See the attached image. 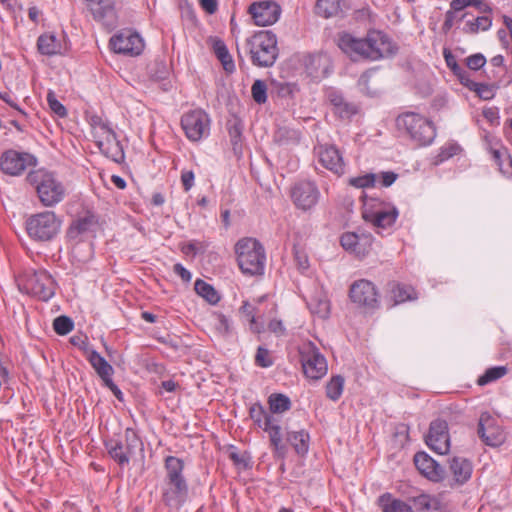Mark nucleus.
<instances>
[{"instance_id":"1","label":"nucleus","mask_w":512,"mask_h":512,"mask_svg":"<svg viewBox=\"0 0 512 512\" xmlns=\"http://www.w3.org/2000/svg\"><path fill=\"white\" fill-rule=\"evenodd\" d=\"M336 44L354 62L378 61L393 57L398 51L397 45L391 38L379 30L368 31L363 38H358L348 32H339Z\"/></svg>"},{"instance_id":"2","label":"nucleus","mask_w":512,"mask_h":512,"mask_svg":"<svg viewBox=\"0 0 512 512\" xmlns=\"http://www.w3.org/2000/svg\"><path fill=\"white\" fill-rule=\"evenodd\" d=\"M26 180L35 189L44 206L52 207L64 199L65 187L54 173L38 169L29 172Z\"/></svg>"},{"instance_id":"3","label":"nucleus","mask_w":512,"mask_h":512,"mask_svg":"<svg viewBox=\"0 0 512 512\" xmlns=\"http://www.w3.org/2000/svg\"><path fill=\"white\" fill-rule=\"evenodd\" d=\"M397 129L405 133L416 146H428L436 137L434 124L424 116L406 112L396 118Z\"/></svg>"},{"instance_id":"4","label":"nucleus","mask_w":512,"mask_h":512,"mask_svg":"<svg viewBox=\"0 0 512 512\" xmlns=\"http://www.w3.org/2000/svg\"><path fill=\"white\" fill-rule=\"evenodd\" d=\"M237 261L244 274L262 275L265 269L266 254L263 245L255 238H242L235 245Z\"/></svg>"},{"instance_id":"5","label":"nucleus","mask_w":512,"mask_h":512,"mask_svg":"<svg viewBox=\"0 0 512 512\" xmlns=\"http://www.w3.org/2000/svg\"><path fill=\"white\" fill-rule=\"evenodd\" d=\"M251 61L258 67H271L279 54L277 37L269 30L255 33L247 39Z\"/></svg>"},{"instance_id":"6","label":"nucleus","mask_w":512,"mask_h":512,"mask_svg":"<svg viewBox=\"0 0 512 512\" xmlns=\"http://www.w3.org/2000/svg\"><path fill=\"white\" fill-rule=\"evenodd\" d=\"M110 457L119 465H127L137 453L143 451V443L136 432L127 428L122 440L110 439L105 442Z\"/></svg>"},{"instance_id":"7","label":"nucleus","mask_w":512,"mask_h":512,"mask_svg":"<svg viewBox=\"0 0 512 512\" xmlns=\"http://www.w3.org/2000/svg\"><path fill=\"white\" fill-rule=\"evenodd\" d=\"M61 222L52 211L30 216L26 221L28 235L38 241L51 240L60 229Z\"/></svg>"},{"instance_id":"8","label":"nucleus","mask_w":512,"mask_h":512,"mask_svg":"<svg viewBox=\"0 0 512 512\" xmlns=\"http://www.w3.org/2000/svg\"><path fill=\"white\" fill-rule=\"evenodd\" d=\"M304 374L312 379L319 380L327 373L328 366L325 357L312 342H307L299 350Z\"/></svg>"},{"instance_id":"9","label":"nucleus","mask_w":512,"mask_h":512,"mask_svg":"<svg viewBox=\"0 0 512 512\" xmlns=\"http://www.w3.org/2000/svg\"><path fill=\"white\" fill-rule=\"evenodd\" d=\"M181 126L188 139L199 141L209 135L210 119L206 112L197 109L187 112L182 116Z\"/></svg>"},{"instance_id":"10","label":"nucleus","mask_w":512,"mask_h":512,"mask_svg":"<svg viewBox=\"0 0 512 512\" xmlns=\"http://www.w3.org/2000/svg\"><path fill=\"white\" fill-rule=\"evenodd\" d=\"M55 282L44 270L35 271L26 277L25 290L42 301H48L55 294Z\"/></svg>"},{"instance_id":"11","label":"nucleus","mask_w":512,"mask_h":512,"mask_svg":"<svg viewBox=\"0 0 512 512\" xmlns=\"http://www.w3.org/2000/svg\"><path fill=\"white\" fill-rule=\"evenodd\" d=\"M320 191L317 185L309 180H302L291 188V199L294 205L303 211L312 209L319 201Z\"/></svg>"},{"instance_id":"12","label":"nucleus","mask_w":512,"mask_h":512,"mask_svg":"<svg viewBox=\"0 0 512 512\" xmlns=\"http://www.w3.org/2000/svg\"><path fill=\"white\" fill-rule=\"evenodd\" d=\"M477 434L488 446H499L505 440L502 428L497 424L496 419L488 412L481 413Z\"/></svg>"},{"instance_id":"13","label":"nucleus","mask_w":512,"mask_h":512,"mask_svg":"<svg viewBox=\"0 0 512 512\" xmlns=\"http://www.w3.org/2000/svg\"><path fill=\"white\" fill-rule=\"evenodd\" d=\"M350 299L360 305L370 309L378 307V293L374 284L366 279L355 281L349 291Z\"/></svg>"},{"instance_id":"14","label":"nucleus","mask_w":512,"mask_h":512,"mask_svg":"<svg viewBox=\"0 0 512 512\" xmlns=\"http://www.w3.org/2000/svg\"><path fill=\"white\" fill-rule=\"evenodd\" d=\"M425 442L433 451L441 455L446 454L450 447L447 422L441 419L432 421Z\"/></svg>"},{"instance_id":"15","label":"nucleus","mask_w":512,"mask_h":512,"mask_svg":"<svg viewBox=\"0 0 512 512\" xmlns=\"http://www.w3.org/2000/svg\"><path fill=\"white\" fill-rule=\"evenodd\" d=\"M110 45L114 52L126 55H139L144 43L137 33L131 31H121L110 39Z\"/></svg>"},{"instance_id":"16","label":"nucleus","mask_w":512,"mask_h":512,"mask_svg":"<svg viewBox=\"0 0 512 512\" xmlns=\"http://www.w3.org/2000/svg\"><path fill=\"white\" fill-rule=\"evenodd\" d=\"M249 13L258 26L274 24L280 17L281 8L273 1L256 2L250 5Z\"/></svg>"},{"instance_id":"17","label":"nucleus","mask_w":512,"mask_h":512,"mask_svg":"<svg viewBox=\"0 0 512 512\" xmlns=\"http://www.w3.org/2000/svg\"><path fill=\"white\" fill-rule=\"evenodd\" d=\"M414 463L418 471L427 479L434 482L445 480V469L427 453H416L414 456Z\"/></svg>"},{"instance_id":"18","label":"nucleus","mask_w":512,"mask_h":512,"mask_svg":"<svg viewBox=\"0 0 512 512\" xmlns=\"http://www.w3.org/2000/svg\"><path fill=\"white\" fill-rule=\"evenodd\" d=\"M187 496L188 485L186 479L165 481L163 501L166 505L179 508L186 501Z\"/></svg>"},{"instance_id":"19","label":"nucleus","mask_w":512,"mask_h":512,"mask_svg":"<svg viewBox=\"0 0 512 512\" xmlns=\"http://www.w3.org/2000/svg\"><path fill=\"white\" fill-rule=\"evenodd\" d=\"M87 7L96 21L107 26L115 24V8L112 0H86Z\"/></svg>"},{"instance_id":"20","label":"nucleus","mask_w":512,"mask_h":512,"mask_svg":"<svg viewBox=\"0 0 512 512\" xmlns=\"http://www.w3.org/2000/svg\"><path fill=\"white\" fill-rule=\"evenodd\" d=\"M28 158V154H21L14 150L6 151L1 156V170L8 175H20L28 165Z\"/></svg>"},{"instance_id":"21","label":"nucleus","mask_w":512,"mask_h":512,"mask_svg":"<svg viewBox=\"0 0 512 512\" xmlns=\"http://www.w3.org/2000/svg\"><path fill=\"white\" fill-rule=\"evenodd\" d=\"M320 163L333 173L341 175L344 173L345 164L339 150L333 145L320 146L319 151Z\"/></svg>"},{"instance_id":"22","label":"nucleus","mask_w":512,"mask_h":512,"mask_svg":"<svg viewBox=\"0 0 512 512\" xmlns=\"http://www.w3.org/2000/svg\"><path fill=\"white\" fill-rule=\"evenodd\" d=\"M96 144L100 151L116 163H121L124 160V151L122 145L116 137L114 131L104 135L96 140Z\"/></svg>"},{"instance_id":"23","label":"nucleus","mask_w":512,"mask_h":512,"mask_svg":"<svg viewBox=\"0 0 512 512\" xmlns=\"http://www.w3.org/2000/svg\"><path fill=\"white\" fill-rule=\"evenodd\" d=\"M449 471L452 475L450 486H460L466 483L472 474V464L463 457H453L449 460Z\"/></svg>"},{"instance_id":"24","label":"nucleus","mask_w":512,"mask_h":512,"mask_svg":"<svg viewBox=\"0 0 512 512\" xmlns=\"http://www.w3.org/2000/svg\"><path fill=\"white\" fill-rule=\"evenodd\" d=\"M459 20H464L463 32L466 34H476L479 31H487L492 25V19L488 15L474 17L469 13H464Z\"/></svg>"},{"instance_id":"25","label":"nucleus","mask_w":512,"mask_h":512,"mask_svg":"<svg viewBox=\"0 0 512 512\" xmlns=\"http://www.w3.org/2000/svg\"><path fill=\"white\" fill-rule=\"evenodd\" d=\"M398 212L393 209L390 211H377L375 213H364L363 218L371 222L376 228L386 229L392 226L397 218Z\"/></svg>"},{"instance_id":"26","label":"nucleus","mask_w":512,"mask_h":512,"mask_svg":"<svg viewBox=\"0 0 512 512\" xmlns=\"http://www.w3.org/2000/svg\"><path fill=\"white\" fill-rule=\"evenodd\" d=\"M87 358L103 382H106L112 377L114 372L113 367L98 352L95 350L89 351Z\"/></svg>"},{"instance_id":"27","label":"nucleus","mask_w":512,"mask_h":512,"mask_svg":"<svg viewBox=\"0 0 512 512\" xmlns=\"http://www.w3.org/2000/svg\"><path fill=\"white\" fill-rule=\"evenodd\" d=\"M330 102L333 105L334 113L341 118H349L357 113V107L347 102L342 95L331 93Z\"/></svg>"},{"instance_id":"28","label":"nucleus","mask_w":512,"mask_h":512,"mask_svg":"<svg viewBox=\"0 0 512 512\" xmlns=\"http://www.w3.org/2000/svg\"><path fill=\"white\" fill-rule=\"evenodd\" d=\"M390 293L393 299V305L417 298L416 293L411 286L402 285L395 282L390 284Z\"/></svg>"},{"instance_id":"29","label":"nucleus","mask_w":512,"mask_h":512,"mask_svg":"<svg viewBox=\"0 0 512 512\" xmlns=\"http://www.w3.org/2000/svg\"><path fill=\"white\" fill-rule=\"evenodd\" d=\"M266 432L269 434L271 446L273 447L274 453L279 458H284L287 452L286 446L282 443L281 427L278 425L277 419L269 427Z\"/></svg>"},{"instance_id":"30","label":"nucleus","mask_w":512,"mask_h":512,"mask_svg":"<svg viewBox=\"0 0 512 512\" xmlns=\"http://www.w3.org/2000/svg\"><path fill=\"white\" fill-rule=\"evenodd\" d=\"M287 441L293 446L298 455H305L309 450V434L304 431L288 432Z\"/></svg>"},{"instance_id":"31","label":"nucleus","mask_w":512,"mask_h":512,"mask_svg":"<svg viewBox=\"0 0 512 512\" xmlns=\"http://www.w3.org/2000/svg\"><path fill=\"white\" fill-rule=\"evenodd\" d=\"M165 481L185 479L183 476L184 462L180 458L168 456L165 459Z\"/></svg>"},{"instance_id":"32","label":"nucleus","mask_w":512,"mask_h":512,"mask_svg":"<svg viewBox=\"0 0 512 512\" xmlns=\"http://www.w3.org/2000/svg\"><path fill=\"white\" fill-rule=\"evenodd\" d=\"M213 49L216 57L221 62L223 69L227 73H232L235 70V65L224 42L216 40L214 42Z\"/></svg>"},{"instance_id":"33","label":"nucleus","mask_w":512,"mask_h":512,"mask_svg":"<svg viewBox=\"0 0 512 512\" xmlns=\"http://www.w3.org/2000/svg\"><path fill=\"white\" fill-rule=\"evenodd\" d=\"M308 307L313 314L322 319L327 318L330 314V302L324 294L312 297L308 302Z\"/></svg>"},{"instance_id":"34","label":"nucleus","mask_w":512,"mask_h":512,"mask_svg":"<svg viewBox=\"0 0 512 512\" xmlns=\"http://www.w3.org/2000/svg\"><path fill=\"white\" fill-rule=\"evenodd\" d=\"M37 46L44 55H54L60 52L61 45L53 34H43L38 38Z\"/></svg>"},{"instance_id":"35","label":"nucleus","mask_w":512,"mask_h":512,"mask_svg":"<svg viewBox=\"0 0 512 512\" xmlns=\"http://www.w3.org/2000/svg\"><path fill=\"white\" fill-rule=\"evenodd\" d=\"M194 289L199 296L204 298L210 304L215 305L220 300V296L214 287L202 279H197L195 281Z\"/></svg>"},{"instance_id":"36","label":"nucleus","mask_w":512,"mask_h":512,"mask_svg":"<svg viewBox=\"0 0 512 512\" xmlns=\"http://www.w3.org/2000/svg\"><path fill=\"white\" fill-rule=\"evenodd\" d=\"M340 10V0H318L315 6L316 14L323 18L334 17Z\"/></svg>"},{"instance_id":"37","label":"nucleus","mask_w":512,"mask_h":512,"mask_svg":"<svg viewBox=\"0 0 512 512\" xmlns=\"http://www.w3.org/2000/svg\"><path fill=\"white\" fill-rule=\"evenodd\" d=\"M268 403L272 414L283 413L291 408L289 397L280 393L271 394Z\"/></svg>"},{"instance_id":"38","label":"nucleus","mask_w":512,"mask_h":512,"mask_svg":"<svg viewBox=\"0 0 512 512\" xmlns=\"http://www.w3.org/2000/svg\"><path fill=\"white\" fill-rule=\"evenodd\" d=\"M344 383L341 375L333 376L326 384V396L332 401H337L343 393Z\"/></svg>"},{"instance_id":"39","label":"nucleus","mask_w":512,"mask_h":512,"mask_svg":"<svg viewBox=\"0 0 512 512\" xmlns=\"http://www.w3.org/2000/svg\"><path fill=\"white\" fill-rule=\"evenodd\" d=\"M93 225L94 222L91 217L80 218L71 224L68 230V236L70 238H76L79 235L90 231Z\"/></svg>"},{"instance_id":"40","label":"nucleus","mask_w":512,"mask_h":512,"mask_svg":"<svg viewBox=\"0 0 512 512\" xmlns=\"http://www.w3.org/2000/svg\"><path fill=\"white\" fill-rule=\"evenodd\" d=\"M340 243L345 250L353 251L357 255H365V249H361V247H359L358 233H344L340 238Z\"/></svg>"},{"instance_id":"41","label":"nucleus","mask_w":512,"mask_h":512,"mask_svg":"<svg viewBox=\"0 0 512 512\" xmlns=\"http://www.w3.org/2000/svg\"><path fill=\"white\" fill-rule=\"evenodd\" d=\"M490 153L492 155V158H493L494 162L496 163V165L498 166L499 170L502 173L505 174V173H511L512 172V170L509 171V170H506L504 168V161H508L509 165L512 167V158L508 154L506 148H504L502 146L494 147V148L490 149Z\"/></svg>"},{"instance_id":"42","label":"nucleus","mask_w":512,"mask_h":512,"mask_svg":"<svg viewBox=\"0 0 512 512\" xmlns=\"http://www.w3.org/2000/svg\"><path fill=\"white\" fill-rule=\"evenodd\" d=\"M227 129L233 150L237 152L241 148L242 126L238 120H233L227 123Z\"/></svg>"},{"instance_id":"43","label":"nucleus","mask_w":512,"mask_h":512,"mask_svg":"<svg viewBox=\"0 0 512 512\" xmlns=\"http://www.w3.org/2000/svg\"><path fill=\"white\" fill-rule=\"evenodd\" d=\"M90 125L96 140L113 131L109 124L97 115L90 118Z\"/></svg>"},{"instance_id":"44","label":"nucleus","mask_w":512,"mask_h":512,"mask_svg":"<svg viewBox=\"0 0 512 512\" xmlns=\"http://www.w3.org/2000/svg\"><path fill=\"white\" fill-rule=\"evenodd\" d=\"M505 374L506 368L503 366L490 368L486 370V372L478 378L477 384L480 386H484L492 381H495L503 377Z\"/></svg>"},{"instance_id":"45","label":"nucleus","mask_w":512,"mask_h":512,"mask_svg":"<svg viewBox=\"0 0 512 512\" xmlns=\"http://www.w3.org/2000/svg\"><path fill=\"white\" fill-rule=\"evenodd\" d=\"M74 327L73 321L67 316H59L53 321V328L59 335H66L72 331Z\"/></svg>"},{"instance_id":"46","label":"nucleus","mask_w":512,"mask_h":512,"mask_svg":"<svg viewBox=\"0 0 512 512\" xmlns=\"http://www.w3.org/2000/svg\"><path fill=\"white\" fill-rule=\"evenodd\" d=\"M252 97L258 104H263L267 101V86L264 81L256 80L251 88Z\"/></svg>"},{"instance_id":"47","label":"nucleus","mask_w":512,"mask_h":512,"mask_svg":"<svg viewBox=\"0 0 512 512\" xmlns=\"http://www.w3.org/2000/svg\"><path fill=\"white\" fill-rule=\"evenodd\" d=\"M376 181V175L368 173L363 176L353 177L349 179V184L356 188H368L373 187Z\"/></svg>"},{"instance_id":"48","label":"nucleus","mask_w":512,"mask_h":512,"mask_svg":"<svg viewBox=\"0 0 512 512\" xmlns=\"http://www.w3.org/2000/svg\"><path fill=\"white\" fill-rule=\"evenodd\" d=\"M47 103L49 108L59 117H66L67 116V110L62 105L58 99L56 98L55 93L52 90H49L47 93Z\"/></svg>"},{"instance_id":"49","label":"nucleus","mask_w":512,"mask_h":512,"mask_svg":"<svg viewBox=\"0 0 512 512\" xmlns=\"http://www.w3.org/2000/svg\"><path fill=\"white\" fill-rule=\"evenodd\" d=\"M240 313L250 323L251 329L255 332H259L258 328L256 327L255 307L251 305L248 301H244L242 306L240 307Z\"/></svg>"},{"instance_id":"50","label":"nucleus","mask_w":512,"mask_h":512,"mask_svg":"<svg viewBox=\"0 0 512 512\" xmlns=\"http://www.w3.org/2000/svg\"><path fill=\"white\" fill-rule=\"evenodd\" d=\"M169 74L167 65L162 61H155L153 66L150 68V75L155 80L165 79Z\"/></svg>"},{"instance_id":"51","label":"nucleus","mask_w":512,"mask_h":512,"mask_svg":"<svg viewBox=\"0 0 512 512\" xmlns=\"http://www.w3.org/2000/svg\"><path fill=\"white\" fill-rule=\"evenodd\" d=\"M255 363L260 367H270L273 365L272 358L270 357V353L266 348L261 346L258 347L256 355H255Z\"/></svg>"},{"instance_id":"52","label":"nucleus","mask_w":512,"mask_h":512,"mask_svg":"<svg viewBox=\"0 0 512 512\" xmlns=\"http://www.w3.org/2000/svg\"><path fill=\"white\" fill-rule=\"evenodd\" d=\"M383 512H412V508L405 502L394 499L390 503L383 505Z\"/></svg>"},{"instance_id":"53","label":"nucleus","mask_w":512,"mask_h":512,"mask_svg":"<svg viewBox=\"0 0 512 512\" xmlns=\"http://www.w3.org/2000/svg\"><path fill=\"white\" fill-rule=\"evenodd\" d=\"M471 91H474L477 96L483 100H489L494 97V90L492 86L484 83H477Z\"/></svg>"},{"instance_id":"54","label":"nucleus","mask_w":512,"mask_h":512,"mask_svg":"<svg viewBox=\"0 0 512 512\" xmlns=\"http://www.w3.org/2000/svg\"><path fill=\"white\" fill-rule=\"evenodd\" d=\"M486 64V58L481 53L473 54L466 58V65L471 70H479Z\"/></svg>"},{"instance_id":"55","label":"nucleus","mask_w":512,"mask_h":512,"mask_svg":"<svg viewBox=\"0 0 512 512\" xmlns=\"http://www.w3.org/2000/svg\"><path fill=\"white\" fill-rule=\"evenodd\" d=\"M215 317L217 320V322L215 324L216 330L221 335H228L231 332L230 322H229L228 318L225 315L220 314V313L216 314Z\"/></svg>"},{"instance_id":"56","label":"nucleus","mask_w":512,"mask_h":512,"mask_svg":"<svg viewBox=\"0 0 512 512\" xmlns=\"http://www.w3.org/2000/svg\"><path fill=\"white\" fill-rule=\"evenodd\" d=\"M460 17H457V13L452 9H449L445 14V21L442 25L443 33H448L450 29L453 27L455 21H460Z\"/></svg>"},{"instance_id":"57","label":"nucleus","mask_w":512,"mask_h":512,"mask_svg":"<svg viewBox=\"0 0 512 512\" xmlns=\"http://www.w3.org/2000/svg\"><path fill=\"white\" fill-rule=\"evenodd\" d=\"M454 75L457 76L460 83L462 85H464L466 88H468L469 90H472V88H474L476 86V82L470 79L469 73L462 67H461V71L455 72Z\"/></svg>"},{"instance_id":"58","label":"nucleus","mask_w":512,"mask_h":512,"mask_svg":"<svg viewBox=\"0 0 512 512\" xmlns=\"http://www.w3.org/2000/svg\"><path fill=\"white\" fill-rule=\"evenodd\" d=\"M269 413L264 409V407L260 403L253 404L249 409L250 418L254 420H259V418H263Z\"/></svg>"},{"instance_id":"59","label":"nucleus","mask_w":512,"mask_h":512,"mask_svg":"<svg viewBox=\"0 0 512 512\" xmlns=\"http://www.w3.org/2000/svg\"><path fill=\"white\" fill-rule=\"evenodd\" d=\"M429 495L427 494H420L418 496H415L412 498L413 504L416 509L422 510V511H428L429 502H428Z\"/></svg>"},{"instance_id":"60","label":"nucleus","mask_w":512,"mask_h":512,"mask_svg":"<svg viewBox=\"0 0 512 512\" xmlns=\"http://www.w3.org/2000/svg\"><path fill=\"white\" fill-rule=\"evenodd\" d=\"M294 258H295L296 264L300 270L304 271V270L308 269V267H309L308 257L303 251L295 249Z\"/></svg>"},{"instance_id":"61","label":"nucleus","mask_w":512,"mask_h":512,"mask_svg":"<svg viewBox=\"0 0 512 512\" xmlns=\"http://www.w3.org/2000/svg\"><path fill=\"white\" fill-rule=\"evenodd\" d=\"M444 58L447 66L452 70L453 73L461 71V66L458 65L454 55L447 49L444 50Z\"/></svg>"},{"instance_id":"62","label":"nucleus","mask_w":512,"mask_h":512,"mask_svg":"<svg viewBox=\"0 0 512 512\" xmlns=\"http://www.w3.org/2000/svg\"><path fill=\"white\" fill-rule=\"evenodd\" d=\"M181 182L185 191H189L194 185L193 171H183L181 174Z\"/></svg>"},{"instance_id":"63","label":"nucleus","mask_w":512,"mask_h":512,"mask_svg":"<svg viewBox=\"0 0 512 512\" xmlns=\"http://www.w3.org/2000/svg\"><path fill=\"white\" fill-rule=\"evenodd\" d=\"M359 238V247L361 249H365V254L368 253L369 249L372 246L373 237L371 234L361 233L358 234Z\"/></svg>"},{"instance_id":"64","label":"nucleus","mask_w":512,"mask_h":512,"mask_svg":"<svg viewBox=\"0 0 512 512\" xmlns=\"http://www.w3.org/2000/svg\"><path fill=\"white\" fill-rule=\"evenodd\" d=\"M276 418L272 414H268L264 416L263 418H259V420H254V423L257 424L259 428H262L264 431H266L273 423L275 422Z\"/></svg>"}]
</instances>
